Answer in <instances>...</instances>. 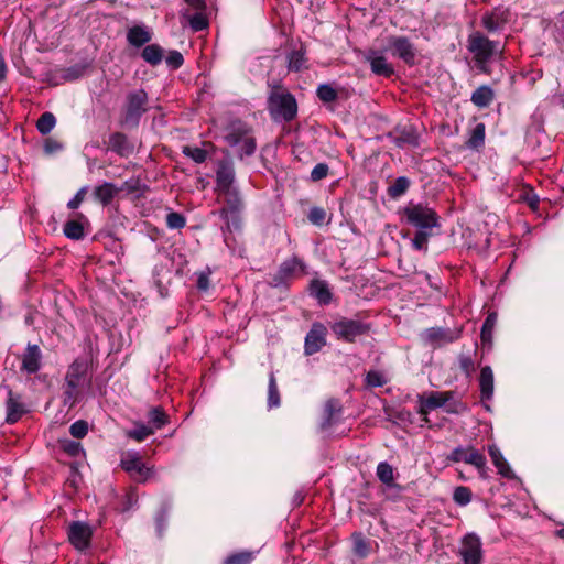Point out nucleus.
<instances>
[{
  "mask_svg": "<svg viewBox=\"0 0 564 564\" xmlns=\"http://www.w3.org/2000/svg\"><path fill=\"white\" fill-rule=\"evenodd\" d=\"M90 361L85 357H77L68 366L63 384V404L72 409L82 397V388L91 382L88 371Z\"/></svg>",
  "mask_w": 564,
  "mask_h": 564,
  "instance_id": "f257e3e1",
  "label": "nucleus"
},
{
  "mask_svg": "<svg viewBox=\"0 0 564 564\" xmlns=\"http://www.w3.org/2000/svg\"><path fill=\"white\" fill-rule=\"evenodd\" d=\"M467 50L473 55L477 69L487 75L491 73L489 64L497 56H501L503 51L498 41L490 40L479 31L468 35Z\"/></svg>",
  "mask_w": 564,
  "mask_h": 564,
  "instance_id": "f03ea898",
  "label": "nucleus"
},
{
  "mask_svg": "<svg viewBox=\"0 0 564 564\" xmlns=\"http://www.w3.org/2000/svg\"><path fill=\"white\" fill-rule=\"evenodd\" d=\"M268 111L272 119L290 122L297 115L296 99L282 85H274L268 96Z\"/></svg>",
  "mask_w": 564,
  "mask_h": 564,
  "instance_id": "7ed1b4c3",
  "label": "nucleus"
},
{
  "mask_svg": "<svg viewBox=\"0 0 564 564\" xmlns=\"http://www.w3.org/2000/svg\"><path fill=\"white\" fill-rule=\"evenodd\" d=\"M402 213L406 221L417 230H432L438 226L436 212L427 205L409 203Z\"/></svg>",
  "mask_w": 564,
  "mask_h": 564,
  "instance_id": "20e7f679",
  "label": "nucleus"
},
{
  "mask_svg": "<svg viewBox=\"0 0 564 564\" xmlns=\"http://www.w3.org/2000/svg\"><path fill=\"white\" fill-rule=\"evenodd\" d=\"M370 329V324L349 318H341L332 325V330L337 338L348 343H354L357 337L368 334Z\"/></svg>",
  "mask_w": 564,
  "mask_h": 564,
  "instance_id": "39448f33",
  "label": "nucleus"
},
{
  "mask_svg": "<svg viewBox=\"0 0 564 564\" xmlns=\"http://www.w3.org/2000/svg\"><path fill=\"white\" fill-rule=\"evenodd\" d=\"M389 48L393 56L402 59L406 65L413 66L416 62V48L406 36L392 35L388 39Z\"/></svg>",
  "mask_w": 564,
  "mask_h": 564,
  "instance_id": "423d86ee",
  "label": "nucleus"
},
{
  "mask_svg": "<svg viewBox=\"0 0 564 564\" xmlns=\"http://www.w3.org/2000/svg\"><path fill=\"white\" fill-rule=\"evenodd\" d=\"M67 535L70 544L79 551L86 550L93 536L90 525L82 521H73L68 525Z\"/></svg>",
  "mask_w": 564,
  "mask_h": 564,
  "instance_id": "0eeeda50",
  "label": "nucleus"
},
{
  "mask_svg": "<svg viewBox=\"0 0 564 564\" xmlns=\"http://www.w3.org/2000/svg\"><path fill=\"white\" fill-rule=\"evenodd\" d=\"M511 11L503 6L495 7L481 17V25L490 33L502 30L510 21Z\"/></svg>",
  "mask_w": 564,
  "mask_h": 564,
  "instance_id": "6e6552de",
  "label": "nucleus"
},
{
  "mask_svg": "<svg viewBox=\"0 0 564 564\" xmlns=\"http://www.w3.org/2000/svg\"><path fill=\"white\" fill-rule=\"evenodd\" d=\"M463 328H442V327H431L425 330L424 338L425 340L434 346L441 347L446 344L453 343L460 338Z\"/></svg>",
  "mask_w": 564,
  "mask_h": 564,
  "instance_id": "1a4fd4ad",
  "label": "nucleus"
},
{
  "mask_svg": "<svg viewBox=\"0 0 564 564\" xmlns=\"http://www.w3.org/2000/svg\"><path fill=\"white\" fill-rule=\"evenodd\" d=\"M459 554L464 564H480L481 542L475 534H467L462 542Z\"/></svg>",
  "mask_w": 564,
  "mask_h": 564,
  "instance_id": "9d476101",
  "label": "nucleus"
},
{
  "mask_svg": "<svg viewBox=\"0 0 564 564\" xmlns=\"http://www.w3.org/2000/svg\"><path fill=\"white\" fill-rule=\"evenodd\" d=\"M303 272L304 263L297 257H292L281 263L273 276V283L275 286H279L288 280L301 275Z\"/></svg>",
  "mask_w": 564,
  "mask_h": 564,
  "instance_id": "9b49d317",
  "label": "nucleus"
},
{
  "mask_svg": "<svg viewBox=\"0 0 564 564\" xmlns=\"http://www.w3.org/2000/svg\"><path fill=\"white\" fill-rule=\"evenodd\" d=\"M327 328L322 323H314L306 334L304 349L306 355L319 351L326 345Z\"/></svg>",
  "mask_w": 564,
  "mask_h": 564,
  "instance_id": "f8f14e48",
  "label": "nucleus"
},
{
  "mask_svg": "<svg viewBox=\"0 0 564 564\" xmlns=\"http://www.w3.org/2000/svg\"><path fill=\"white\" fill-rule=\"evenodd\" d=\"M453 463L464 462L475 466L477 469H484L486 457L474 447H456L447 458Z\"/></svg>",
  "mask_w": 564,
  "mask_h": 564,
  "instance_id": "ddd939ff",
  "label": "nucleus"
},
{
  "mask_svg": "<svg viewBox=\"0 0 564 564\" xmlns=\"http://www.w3.org/2000/svg\"><path fill=\"white\" fill-rule=\"evenodd\" d=\"M42 366V351L36 344H28L21 359V371L36 373Z\"/></svg>",
  "mask_w": 564,
  "mask_h": 564,
  "instance_id": "4468645a",
  "label": "nucleus"
},
{
  "mask_svg": "<svg viewBox=\"0 0 564 564\" xmlns=\"http://www.w3.org/2000/svg\"><path fill=\"white\" fill-rule=\"evenodd\" d=\"M141 119V96L138 93H131L128 96V102L121 123L126 128H137Z\"/></svg>",
  "mask_w": 564,
  "mask_h": 564,
  "instance_id": "2eb2a0df",
  "label": "nucleus"
},
{
  "mask_svg": "<svg viewBox=\"0 0 564 564\" xmlns=\"http://www.w3.org/2000/svg\"><path fill=\"white\" fill-rule=\"evenodd\" d=\"M454 397L453 391L436 392L432 391L426 395L420 397V414H427L430 411L443 406Z\"/></svg>",
  "mask_w": 564,
  "mask_h": 564,
  "instance_id": "dca6fc26",
  "label": "nucleus"
},
{
  "mask_svg": "<svg viewBox=\"0 0 564 564\" xmlns=\"http://www.w3.org/2000/svg\"><path fill=\"white\" fill-rule=\"evenodd\" d=\"M217 195L225 204L220 210L223 216H227L228 214H236L241 210L243 203L241 195L236 187L217 192Z\"/></svg>",
  "mask_w": 564,
  "mask_h": 564,
  "instance_id": "f3484780",
  "label": "nucleus"
},
{
  "mask_svg": "<svg viewBox=\"0 0 564 564\" xmlns=\"http://www.w3.org/2000/svg\"><path fill=\"white\" fill-rule=\"evenodd\" d=\"M235 170L229 161H219L216 170V193L235 187Z\"/></svg>",
  "mask_w": 564,
  "mask_h": 564,
  "instance_id": "a211bd4d",
  "label": "nucleus"
},
{
  "mask_svg": "<svg viewBox=\"0 0 564 564\" xmlns=\"http://www.w3.org/2000/svg\"><path fill=\"white\" fill-rule=\"evenodd\" d=\"M1 388H3L8 393V400L6 403V408H7L6 422L9 424L17 423L22 417V415L25 413L24 405L21 402V397L14 395L9 386H1Z\"/></svg>",
  "mask_w": 564,
  "mask_h": 564,
  "instance_id": "6ab92c4d",
  "label": "nucleus"
},
{
  "mask_svg": "<svg viewBox=\"0 0 564 564\" xmlns=\"http://www.w3.org/2000/svg\"><path fill=\"white\" fill-rule=\"evenodd\" d=\"M169 423V415L162 406H153L148 413V423L143 424V438Z\"/></svg>",
  "mask_w": 564,
  "mask_h": 564,
  "instance_id": "aec40b11",
  "label": "nucleus"
},
{
  "mask_svg": "<svg viewBox=\"0 0 564 564\" xmlns=\"http://www.w3.org/2000/svg\"><path fill=\"white\" fill-rule=\"evenodd\" d=\"M120 466L132 478L141 476V455L139 452H123Z\"/></svg>",
  "mask_w": 564,
  "mask_h": 564,
  "instance_id": "412c9836",
  "label": "nucleus"
},
{
  "mask_svg": "<svg viewBox=\"0 0 564 564\" xmlns=\"http://www.w3.org/2000/svg\"><path fill=\"white\" fill-rule=\"evenodd\" d=\"M488 453H489V456H490L494 465L497 467L498 473L502 477L508 478V479H513L516 477L514 473L510 468L508 462L506 460L502 453L496 445H489Z\"/></svg>",
  "mask_w": 564,
  "mask_h": 564,
  "instance_id": "4be33fe9",
  "label": "nucleus"
},
{
  "mask_svg": "<svg viewBox=\"0 0 564 564\" xmlns=\"http://www.w3.org/2000/svg\"><path fill=\"white\" fill-rule=\"evenodd\" d=\"M377 477L387 488L394 489L398 494L402 491V486L394 481V468L389 463L381 462L378 464Z\"/></svg>",
  "mask_w": 564,
  "mask_h": 564,
  "instance_id": "5701e85b",
  "label": "nucleus"
},
{
  "mask_svg": "<svg viewBox=\"0 0 564 564\" xmlns=\"http://www.w3.org/2000/svg\"><path fill=\"white\" fill-rule=\"evenodd\" d=\"M479 389L481 401H489L494 395V372L489 366L480 370Z\"/></svg>",
  "mask_w": 564,
  "mask_h": 564,
  "instance_id": "b1692460",
  "label": "nucleus"
},
{
  "mask_svg": "<svg viewBox=\"0 0 564 564\" xmlns=\"http://www.w3.org/2000/svg\"><path fill=\"white\" fill-rule=\"evenodd\" d=\"M495 99V91L488 85L479 86L470 97V101L478 108L488 107Z\"/></svg>",
  "mask_w": 564,
  "mask_h": 564,
  "instance_id": "393cba45",
  "label": "nucleus"
},
{
  "mask_svg": "<svg viewBox=\"0 0 564 564\" xmlns=\"http://www.w3.org/2000/svg\"><path fill=\"white\" fill-rule=\"evenodd\" d=\"M310 292L323 305L329 304L332 301V292L325 281L313 280L310 284Z\"/></svg>",
  "mask_w": 564,
  "mask_h": 564,
  "instance_id": "a878e982",
  "label": "nucleus"
},
{
  "mask_svg": "<svg viewBox=\"0 0 564 564\" xmlns=\"http://www.w3.org/2000/svg\"><path fill=\"white\" fill-rule=\"evenodd\" d=\"M118 193V187L109 182H105L94 189L95 198L100 202L102 206L109 205Z\"/></svg>",
  "mask_w": 564,
  "mask_h": 564,
  "instance_id": "bb28decb",
  "label": "nucleus"
},
{
  "mask_svg": "<svg viewBox=\"0 0 564 564\" xmlns=\"http://www.w3.org/2000/svg\"><path fill=\"white\" fill-rule=\"evenodd\" d=\"M251 133V130L247 124L242 122H236L230 126L229 133L226 135V141L231 145L236 147Z\"/></svg>",
  "mask_w": 564,
  "mask_h": 564,
  "instance_id": "cd10ccee",
  "label": "nucleus"
},
{
  "mask_svg": "<svg viewBox=\"0 0 564 564\" xmlns=\"http://www.w3.org/2000/svg\"><path fill=\"white\" fill-rule=\"evenodd\" d=\"M367 59L372 73L378 76L390 77L394 73L392 65L387 62L384 56H368Z\"/></svg>",
  "mask_w": 564,
  "mask_h": 564,
  "instance_id": "c85d7f7f",
  "label": "nucleus"
},
{
  "mask_svg": "<svg viewBox=\"0 0 564 564\" xmlns=\"http://www.w3.org/2000/svg\"><path fill=\"white\" fill-rule=\"evenodd\" d=\"M181 17L187 21L194 32H199L208 28V20L204 14V11L191 14L188 10H185L182 12Z\"/></svg>",
  "mask_w": 564,
  "mask_h": 564,
  "instance_id": "c756f323",
  "label": "nucleus"
},
{
  "mask_svg": "<svg viewBox=\"0 0 564 564\" xmlns=\"http://www.w3.org/2000/svg\"><path fill=\"white\" fill-rule=\"evenodd\" d=\"M109 148L122 156L128 155L131 152V145L127 137L120 132H116L110 135Z\"/></svg>",
  "mask_w": 564,
  "mask_h": 564,
  "instance_id": "7c9ffc66",
  "label": "nucleus"
},
{
  "mask_svg": "<svg viewBox=\"0 0 564 564\" xmlns=\"http://www.w3.org/2000/svg\"><path fill=\"white\" fill-rule=\"evenodd\" d=\"M485 134H486V126L482 122H479L475 126V128L470 131V135L466 141V147L473 150H479L484 147L485 143Z\"/></svg>",
  "mask_w": 564,
  "mask_h": 564,
  "instance_id": "2f4dec72",
  "label": "nucleus"
},
{
  "mask_svg": "<svg viewBox=\"0 0 564 564\" xmlns=\"http://www.w3.org/2000/svg\"><path fill=\"white\" fill-rule=\"evenodd\" d=\"M305 51L303 48L292 51L288 55V68L291 72H301L306 68Z\"/></svg>",
  "mask_w": 564,
  "mask_h": 564,
  "instance_id": "473e14b6",
  "label": "nucleus"
},
{
  "mask_svg": "<svg viewBox=\"0 0 564 564\" xmlns=\"http://www.w3.org/2000/svg\"><path fill=\"white\" fill-rule=\"evenodd\" d=\"M164 57V50L158 44H150L143 47V61L152 66L162 62Z\"/></svg>",
  "mask_w": 564,
  "mask_h": 564,
  "instance_id": "72a5a7b5",
  "label": "nucleus"
},
{
  "mask_svg": "<svg viewBox=\"0 0 564 564\" xmlns=\"http://www.w3.org/2000/svg\"><path fill=\"white\" fill-rule=\"evenodd\" d=\"M497 323V314L490 313L481 327L480 338L484 345L490 346L492 343V333Z\"/></svg>",
  "mask_w": 564,
  "mask_h": 564,
  "instance_id": "f704fd0d",
  "label": "nucleus"
},
{
  "mask_svg": "<svg viewBox=\"0 0 564 564\" xmlns=\"http://www.w3.org/2000/svg\"><path fill=\"white\" fill-rule=\"evenodd\" d=\"M64 235L72 240H80L85 236L84 226L78 220H68L63 228Z\"/></svg>",
  "mask_w": 564,
  "mask_h": 564,
  "instance_id": "c9c22d12",
  "label": "nucleus"
},
{
  "mask_svg": "<svg viewBox=\"0 0 564 564\" xmlns=\"http://www.w3.org/2000/svg\"><path fill=\"white\" fill-rule=\"evenodd\" d=\"M56 124V118L52 112H44L41 115V117L36 121V129L37 131L45 135L48 134Z\"/></svg>",
  "mask_w": 564,
  "mask_h": 564,
  "instance_id": "e433bc0d",
  "label": "nucleus"
},
{
  "mask_svg": "<svg viewBox=\"0 0 564 564\" xmlns=\"http://www.w3.org/2000/svg\"><path fill=\"white\" fill-rule=\"evenodd\" d=\"M268 405H269V408H276L280 405V393H279L275 376L273 372H271L269 376Z\"/></svg>",
  "mask_w": 564,
  "mask_h": 564,
  "instance_id": "4c0bfd02",
  "label": "nucleus"
},
{
  "mask_svg": "<svg viewBox=\"0 0 564 564\" xmlns=\"http://www.w3.org/2000/svg\"><path fill=\"white\" fill-rule=\"evenodd\" d=\"M254 558V553L251 551H242L230 554L227 556L223 564H251Z\"/></svg>",
  "mask_w": 564,
  "mask_h": 564,
  "instance_id": "58836bf2",
  "label": "nucleus"
},
{
  "mask_svg": "<svg viewBox=\"0 0 564 564\" xmlns=\"http://www.w3.org/2000/svg\"><path fill=\"white\" fill-rule=\"evenodd\" d=\"M410 186V181L405 176L398 177L388 188V194L392 198L403 195Z\"/></svg>",
  "mask_w": 564,
  "mask_h": 564,
  "instance_id": "ea45409f",
  "label": "nucleus"
},
{
  "mask_svg": "<svg viewBox=\"0 0 564 564\" xmlns=\"http://www.w3.org/2000/svg\"><path fill=\"white\" fill-rule=\"evenodd\" d=\"M341 406L337 400H328L325 404L326 420L323 426H330L335 421L336 416L340 413Z\"/></svg>",
  "mask_w": 564,
  "mask_h": 564,
  "instance_id": "a19ab883",
  "label": "nucleus"
},
{
  "mask_svg": "<svg viewBox=\"0 0 564 564\" xmlns=\"http://www.w3.org/2000/svg\"><path fill=\"white\" fill-rule=\"evenodd\" d=\"M471 490L468 487L459 486L455 488L453 500L459 506H466L471 501Z\"/></svg>",
  "mask_w": 564,
  "mask_h": 564,
  "instance_id": "79ce46f5",
  "label": "nucleus"
},
{
  "mask_svg": "<svg viewBox=\"0 0 564 564\" xmlns=\"http://www.w3.org/2000/svg\"><path fill=\"white\" fill-rule=\"evenodd\" d=\"M432 230H417L412 239V246L416 250H426L429 238L432 236Z\"/></svg>",
  "mask_w": 564,
  "mask_h": 564,
  "instance_id": "37998d69",
  "label": "nucleus"
},
{
  "mask_svg": "<svg viewBox=\"0 0 564 564\" xmlns=\"http://www.w3.org/2000/svg\"><path fill=\"white\" fill-rule=\"evenodd\" d=\"M166 225L171 229H182L186 225V218L177 212H170L166 215Z\"/></svg>",
  "mask_w": 564,
  "mask_h": 564,
  "instance_id": "c03bdc74",
  "label": "nucleus"
},
{
  "mask_svg": "<svg viewBox=\"0 0 564 564\" xmlns=\"http://www.w3.org/2000/svg\"><path fill=\"white\" fill-rule=\"evenodd\" d=\"M62 449L72 457H78L84 453L79 442L65 440L61 442Z\"/></svg>",
  "mask_w": 564,
  "mask_h": 564,
  "instance_id": "a18cd8bd",
  "label": "nucleus"
},
{
  "mask_svg": "<svg viewBox=\"0 0 564 564\" xmlns=\"http://www.w3.org/2000/svg\"><path fill=\"white\" fill-rule=\"evenodd\" d=\"M337 96V91L330 85L324 84L317 88V97L324 102H332Z\"/></svg>",
  "mask_w": 564,
  "mask_h": 564,
  "instance_id": "49530a36",
  "label": "nucleus"
},
{
  "mask_svg": "<svg viewBox=\"0 0 564 564\" xmlns=\"http://www.w3.org/2000/svg\"><path fill=\"white\" fill-rule=\"evenodd\" d=\"M183 153L196 163H203L207 159V151L197 147H185Z\"/></svg>",
  "mask_w": 564,
  "mask_h": 564,
  "instance_id": "de8ad7c7",
  "label": "nucleus"
},
{
  "mask_svg": "<svg viewBox=\"0 0 564 564\" xmlns=\"http://www.w3.org/2000/svg\"><path fill=\"white\" fill-rule=\"evenodd\" d=\"M69 433L75 438H83L88 433V423L84 420L74 422L69 427Z\"/></svg>",
  "mask_w": 564,
  "mask_h": 564,
  "instance_id": "09e8293b",
  "label": "nucleus"
},
{
  "mask_svg": "<svg viewBox=\"0 0 564 564\" xmlns=\"http://www.w3.org/2000/svg\"><path fill=\"white\" fill-rule=\"evenodd\" d=\"M238 145L240 147L239 151L241 158L243 155H252L257 148L256 139L252 137L251 133L248 137H246Z\"/></svg>",
  "mask_w": 564,
  "mask_h": 564,
  "instance_id": "8fccbe9b",
  "label": "nucleus"
},
{
  "mask_svg": "<svg viewBox=\"0 0 564 564\" xmlns=\"http://www.w3.org/2000/svg\"><path fill=\"white\" fill-rule=\"evenodd\" d=\"M383 375L376 370H370L366 375V383L369 387L377 388L382 387L386 383Z\"/></svg>",
  "mask_w": 564,
  "mask_h": 564,
  "instance_id": "3c124183",
  "label": "nucleus"
},
{
  "mask_svg": "<svg viewBox=\"0 0 564 564\" xmlns=\"http://www.w3.org/2000/svg\"><path fill=\"white\" fill-rule=\"evenodd\" d=\"M166 65L172 69H178L183 63V55L178 51H170L165 56Z\"/></svg>",
  "mask_w": 564,
  "mask_h": 564,
  "instance_id": "603ef678",
  "label": "nucleus"
},
{
  "mask_svg": "<svg viewBox=\"0 0 564 564\" xmlns=\"http://www.w3.org/2000/svg\"><path fill=\"white\" fill-rule=\"evenodd\" d=\"M329 173V166L326 163H318L314 166L311 172V181L318 182L327 177Z\"/></svg>",
  "mask_w": 564,
  "mask_h": 564,
  "instance_id": "864d4df0",
  "label": "nucleus"
},
{
  "mask_svg": "<svg viewBox=\"0 0 564 564\" xmlns=\"http://www.w3.org/2000/svg\"><path fill=\"white\" fill-rule=\"evenodd\" d=\"M141 187V178L139 176L132 177L122 183L120 187H118L119 192H126L127 194H133L139 191Z\"/></svg>",
  "mask_w": 564,
  "mask_h": 564,
  "instance_id": "5fc2aeb1",
  "label": "nucleus"
},
{
  "mask_svg": "<svg viewBox=\"0 0 564 564\" xmlns=\"http://www.w3.org/2000/svg\"><path fill=\"white\" fill-rule=\"evenodd\" d=\"M459 361V368L467 376H471V373L475 371V364L470 356L467 355H459L458 357Z\"/></svg>",
  "mask_w": 564,
  "mask_h": 564,
  "instance_id": "6e6d98bb",
  "label": "nucleus"
},
{
  "mask_svg": "<svg viewBox=\"0 0 564 564\" xmlns=\"http://www.w3.org/2000/svg\"><path fill=\"white\" fill-rule=\"evenodd\" d=\"M138 500H139V495H138L137 487L131 488L126 495L122 510L128 511V510L132 509L133 507H135L138 505Z\"/></svg>",
  "mask_w": 564,
  "mask_h": 564,
  "instance_id": "4d7b16f0",
  "label": "nucleus"
},
{
  "mask_svg": "<svg viewBox=\"0 0 564 564\" xmlns=\"http://www.w3.org/2000/svg\"><path fill=\"white\" fill-rule=\"evenodd\" d=\"M354 551L359 557H365L368 554V544L361 538V534L354 536Z\"/></svg>",
  "mask_w": 564,
  "mask_h": 564,
  "instance_id": "13d9d810",
  "label": "nucleus"
},
{
  "mask_svg": "<svg viewBox=\"0 0 564 564\" xmlns=\"http://www.w3.org/2000/svg\"><path fill=\"white\" fill-rule=\"evenodd\" d=\"M326 213L321 207H313L308 213V219L312 224L321 225L324 223Z\"/></svg>",
  "mask_w": 564,
  "mask_h": 564,
  "instance_id": "bf43d9fd",
  "label": "nucleus"
},
{
  "mask_svg": "<svg viewBox=\"0 0 564 564\" xmlns=\"http://www.w3.org/2000/svg\"><path fill=\"white\" fill-rule=\"evenodd\" d=\"M128 41L135 47H141V25H134L128 32Z\"/></svg>",
  "mask_w": 564,
  "mask_h": 564,
  "instance_id": "052dcab7",
  "label": "nucleus"
},
{
  "mask_svg": "<svg viewBox=\"0 0 564 564\" xmlns=\"http://www.w3.org/2000/svg\"><path fill=\"white\" fill-rule=\"evenodd\" d=\"M521 198L528 204V206L536 210L539 207V197L533 193L532 188H529L525 191V193L521 196Z\"/></svg>",
  "mask_w": 564,
  "mask_h": 564,
  "instance_id": "680f3d73",
  "label": "nucleus"
},
{
  "mask_svg": "<svg viewBox=\"0 0 564 564\" xmlns=\"http://www.w3.org/2000/svg\"><path fill=\"white\" fill-rule=\"evenodd\" d=\"M86 193H87V188L82 187L75 194V196L67 203V207L69 209H77L80 206V204L84 202Z\"/></svg>",
  "mask_w": 564,
  "mask_h": 564,
  "instance_id": "e2e57ef3",
  "label": "nucleus"
},
{
  "mask_svg": "<svg viewBox=\"0 0 564 564\" xmlns=\"http://www.w3.org/2000/svg\"><path fill=\"white\" fill-rule=\"evenodd\" d=\"M84 69L85 67L79 65L68 67L67 69H65L64 77L68 80L77 79L84 74Z\"/></svg>",
  "mask_w": 564,
  "mask_h": 564,
  "instance_id": "0e129e2a",
  "label": "nucleus"
},
{
  "mask_svg": "<svg viewBox=\"0 0 564 564\" xmlns=\"http://www.w3.org/2000/svg\"><path fill=\"white\" fill-rule=\"evenodd\" d=\"M62 148H63L62 143L52 138L46 139L44 142V151L47 154L55 153V152L62 150Z\"/></svg>",
  "mask_w": 564,
  "mask_h": 564,
  "instance_id": "69168bd1",
  "label": "nucleus"
},
{
  "mask_svg": "<svg viewBox=\"0 0 564 564\" xmlns=\"http://www.w3.org/2000/svg\"><path fill=\"white\" fill-rule=\"evenodd\" d=\"M196 286L199 291L206 292L209 289V273L200 272L197 278Z\"/></svg>",
  "mask_w": 564,
  "mask_h": 564,
  "instance_id": "338daca9",
  "label": "nucleus"
},
{
  "mask_svg": "<svg viewBox=\"0 0 564 564\" xmlns=\"http://www.w3.org/2000/svg\"><path fill=\"white\" fill-rule=\"evenodd\" d=\"M145 226L147 235L152 241H156L163 237V231L156 227H152L148 223L143 224Z\"/></svg>",
  "mask_w": 564,
  "mask_h": 564,
  "instance_id": "774afa93",
  "label": "nucleus"
}]
</instances>
